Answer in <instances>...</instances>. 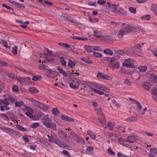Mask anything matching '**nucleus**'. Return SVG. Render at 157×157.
Wrapping results in <instances>:
<instances>
[{
	"label": "nucleus",
	"instance_id": "1",
	"mask_svg": "<svg viewBox=\"0 0 157 157\" xmlns=\"http://www.w3.org/2000/svg\"><path fill=\"white\" fill-rule=\"evenodd\" d=\"M43 124L48 128H50L54 130H56V124L52 122V119L49 118H46L43 122Z\"/></svg>",
	"mask_w": 157,
	"mask_h": 157
},
{
	"label": "nucleus",
	"instance_id": "2",
	"mask_svg": "<svg viewBox=\"0 0 157 157\" xmlns=\"http://www.w3.org/2000/svg\"><path fill=\"white\" fill-rule=\"evenodd\" d=\"M106 5L109 7L108 10L111 11L115 13L118 8V5L115 4H112L109 2H107Z\"/></svg>",
	"mask_w": 157,
	"mask_h": 157
},
{
	"label": "nucleus",
	"instance_id": "3",
	"mask_svg": "<svg viewBox=\"0 0 157 157\" xmlns=\"http://www.w3.org/2000/svg\"><path fill=\"white\" fill-rule=\"evenodd\" d=\"M125 54L130 56H136L135 54V52L134 47H132L131 48H127L125 49Z\"/></svg>",
	"mask_w": 157,
	"mask_h": 157
},
{
	"label": "nucleus",
	"instance_id": "4",
	"mask_svg": "<svg viewBox=\"0 0 157 157\" xmlns=\"http://www.w3.org/2000/svg\"><path fill=\"white\" fill-rule=\"evenodd\" d=\"M108 59L109 61H110L111 64L113 65L114 68H119L120 65L119 62L115 58H109Z\"/></svg>",
	"mask_w": 157,
	"mask_h": 157
},
{
	"label": "nucleus",
	"instance_id": "5",
	"mask_svg": "<svg viewBox=\"0 0 157 157\" xmlns=\"http://www.w3.org/2000/svg\"><path fill=\"white\" fill-rule=\"evenodd\" d=\"M142 86L146 90H148L151 87L150 83L148 82H145L142 83Z\"/></svg>",
	"mask_w": 157,
	"mask_h": 157
},
{
	"label": "nucleus",
	"instance_id": "6",
	"mask_svg": "<svg viewBox=\"0 0 157 157\" xmlns=\"http://www.w3.org/2000/svg\"><path fill=\"white\" fill-rule=\"evenodd\" d=\"M55 144H57L59 146L65 148L66 146V144L65 143L64 141L58 139L56 140Z\"/></svg>",
	"mask_w": 157,
	"mask_h": 157
},
{
	"label": "nucleus",
	"instance_id": "7",
	"mask_svg": "<svg viewBox=\"0 0 157 157\" xmlns=\"http://www.w3.org/2000/svg\"><path fill=\"white\" fill-rule=\"evenodd\" d=\"M58 136L60 139H63L65 138L66 136H67V134L65 132L60 129H58Z\"/></svg>",
	"mask_w": 157,
	"mask_h": 157
},
{
	"label": "nucleus",
	"instance_id": "8",
	"mask_svg": "<svg viewBox=\"0 0 157 157\" xmlns=\"http://www.w3.org/2000/svg\"><path fill=\"white\" fill-rule=\"evenodd\" d=\"M9 2L10 3H12L15 6L17 7L18 8H25V6L23 5L22 4H21L18 3H17L16 1H11L10 0H9Z\"/></svg>",
	"mask_w": 157,
	"mask_h": 157
},
{
	"label": "nucleus",
	"instance_id": "9",
	"mask_svg": "<svg viewBox=\"0 0 157 157\" xmlns=\"http://www.w3.org/2000/svg\"><path fill=\"white\" fill-rule=\"evenodd\" d=\"M44 55L45 56V58L46 59L45 60H44V61H43L42 63H44V62H45L47 60H48L49 61H52L53 60H54V58H53V56H51L50 55H48V54H47L46 53H44Z\"/></svg>",
	"mask_w": 157,
	"mask_h": 157
},
{
	"label": "nucleus",
	"instance_id": "10",
	"mask_svg": "<svg viewBox=\"0 0 157 157\" xmlns=\"http://www.w3.org/2000/svg\"><path fill=\"white\" fill-rule=\"evenodd\" d=\"M134 28L133 26L128 25L124 28L125 33H131L134 29Z\"/></svg>",
	"mask_w": 157,
	"mask_h": 157
},
{
	"label": "nucleus",
	"instance_id": "11",
	"mask_svg": "<svg viewBox=\"0 0 157 157\" xmlns=\"http://www.w3.org/2000/svg\"><path fill=\"white\" fill-rule=\"evenodd\" d=\"M57 70L59 71L61 74L63 75L65 77H67L68 76V73L64 70L63 69L62 67H58Z\"/></svg>",
	"mask_w": 157,
	"mask_h": 157
},
{
	"label": "nucleus",
	"instance_id": "12",
	"mask_svg": "<svg viewBox=\"0 0 157 157\" xmlns=\"http://www.w3.org/2000/svg\"><path fill=\"white\" fill-rule=\"evenodd\" d=\"M151 93L153 99L155 101H157V89H153Z\"/></svg>",
	"mask_w": 157,
	"mask_h": 157
},
{
	"label": "nucleus",
	"instance_id": "13",
	"mask_svg": "<svg viewBox=\"0 0 157 157\" xmlns=\"http://www.w3.org/2000/svg\"><path fill=\"white\" fill-rule=\"evenodd\" d=\"M84 48L86 51L89 53H91L93 51V46L88 45H85L84 46Z\"/></svg>",
	"mask_w": 157,
	"mask_h": 157
},
{
	"label": "nucleus",
	"instance_id": "14",
	"mask_svg": "<svg viewBox=\"0 0 157 157\" xmlns=\"http://www.w3.org/2000/svg\"><path fill=\"white\" fill-rule=\"evenodd\" d=\"M61 118L64 121H67L73 122L74 121V119L68 116L63 115L61 117Z\"/></svg>",
	"mask_w": 157,
	"mask_h": 157
},
{
	"label": "nucleus",
	"instance_id": "15",
	"mask_svg": "<svg viewBox=\"0 0 157 157\" xmlns=\"http://www.w3.org/2000/svg\"><path fill=\"white\" fill-rule=\"evenodd\" d=\"M5 132L8 133L11 136L16 133V132L13 131V129L9 128L5 129Z\"/></svg>",
	"mask_w": 157,
	"mask_h": 157
},
{
	"label": "nucleus",
	"instance_id": "16",
	"mask_svg": "<svg viewBox=\"0 0 157 157\" xmlns=\"http://www.w3.org/2000/svg\"><path fill=\"white\" fill-rule=\"evenodd\" d=\"M156 154H157V150L155 148L151 149L149 157H154Z\"/></svg>",
	"mask_w": 157,
	"mask_h": 157
},
{
	"label": "nucleus",
	"instance_id": "17",
	"mask_svg": "<svg viewBox=\"0 0 157 157\" xmlns=\"http://www.w3.org/2000/svg\"><path fill=\"white\" fill-rule=\"evenodd\" d=\"M67 21L72 23L73 25H76L78 24L77 21L71 17H68Z\"/></svg>",
	"mask_w": 157,
	"mask_h": 157
},
{
	"label": "nucleus",
	"instance_id": "18",
	"mask_svg": "<svg viewBox=\"0 0 157 157\" xmlns=\"http://www.w3.org/2000/svg\"><path fill=\"white\" fill-rule=\"evenodd\" d=\"M116 13H118L121 15H126V13L123 9L119 8L117 9L116 12H115Z\"/></svg>",
	"mask_w": 157,
	"mask_h": 157
},
{
	"label": "nucleus",
	"instance_id": "19",
	"mask_svg": "<svg viewBox=\"0 0 157 157\" xmlns=\"http://www.w3.org/2000/svg\"><path fill=\"white\" fill-rule=\"evenodd\" d=\"M70 135L75 140L78 141L79 140V137L75 132H71Z\"/></svg>",
	"mask_w": 157,
	"mask_h": 157
},
{
	"label": "nucleus",
	"instance_id": "20",
	"mask_svg": "<svg viewBox=\"0 0 157 157\" xmlns=\"http://www.w3.org/2000/svg\"><path fill=\"white\" fill-rule=\"evenodd\" d=\"M101 117H98V120L100 122V123L102 125H105L106 123V120L104 115L103 116H101Z\"/></svg>",
	"mask_w": 157,
	"mask_h": 157
},
{
	"label": "nucleus",
	"instance_id": "21",
	"mask_svg": "<svg viewBox=\"0 0 157 157\" xmlns=\"http://www.w3.org/2000/svg\"><path fill=\"white\" fill-rule=\"evenodd\" d=\"M127 140L129 143H134L136 141V137L134 136H129L128 137Z\"/></svg>",
	"mask_w": 157,
	"mask_h": 157
},
{
	"label": "nucleus",
	"instance_id": "22",
	"mask_svg": "<svg viewBox=\"0 0 157 157\" xmlns=\"http://www.w3.org/2000/svg\"><path fill=\"white\" fill-rule=\"evenodd\" d=\"M151 9L155 14L157 16V5L155 4H152Z\"/></svg>",
	"mask_w": 157,
	"mask_h": 157
},
{
	"label": "nucleus",
	"instance_id": "23",
	"mask_svg": "<svg viewBox=\"0 0 157 157\" xmlns=\"http://www.w3.org/2000/svg\"><path fill=\"white\" fill-rule=\"evenodd\" d=\"M150 78L155 82H157V75L154 73H151L150 76Z\"/></svg>",
	"mask_w": 157,
	"mask_h": 157
},
{
	"label": "nucleus",
	"instance_id": "24",
	"mask_svg": "<svg viewBox=\"0 0 157 157\" xmlns=\"http://www.w3.org/2000/svg\"><path fill=\"white\" fill-rule=\"evenodd\" d=\"M125 33L124 29H122L120 30L118 33L117 35L118 36V37L121 39Z\"/></svg>",
	"mask_w": 157,
	"mask_h": 157
},
{
	"label": "nucleus",
	"instance_id": "25",
	"mask_svg": "<svg viewBox=\"0 0 157 157\" xmlns=\"http://www.w3.org/2000/svg\"><path fill=\"white\" fill-rule=\"evenodd\" d=\"M138 69L140 72H145L147 70V67L146 66H140Z\"/></svg>",
	"mask_w": 157,
	"mask_h": 157
},
{
	"label": "nucleus",
	"instance_id": "26",
	"mask_svg": "<svg viewBox=\"0 0 157 157\" xmlns=\"http://www.w3.org/2000/svg\"><path fill=\"white\" fill-rule=\"evenodd\" d=\"M29 90L30 92L32 94H35L38 93L39 92V90L33 87H30L29 88Z\"/></svg>",
	"mask_w": 157,
	"mask_h": 157
},
{
	"label": "nucleus",
	"instance_id": "27",
	"mask_svg": "<svg viewBox=\"0 0 157 157\" xmlns=\"http://www.w3.org/2000/svg\"><path fill=\"white\" fill-rule=\"evenodd\" d=\"M137 118L135 117H132L126 119L125 121L128 122H132L136 121Z\"/></svg>",
	"mask_w": 157,
	"mask_h": 157
},
{
	"label": "nucleus",
	"instance_id": "28",
	"mask_svg": "<svg viewBox=\"0 0 157 157\" xmlns=\"http://www.w3.org/2000/svg\"><path fill=\"white\" fill-rule=\"evenodd\" d=\"M48 141L49 142L55 143L56 141V140H57V139H56L54 137L50 136L49 135H48Z\"/></svg>",
	"mask_w": 157,
	"mask_h": 157
},
{
	"label": "nucleus",
	"instance_id": "29",
	"mask_svg": "<svg viewBox=\"0 0 157 157\" xmlns=\"http://www.w3.org/2000/svg\"><path fill=\"white\" fill-rule=\"evenodd\" d=\"M87 133L90 136L92 139H95L96 138V136L90 130H88Z\"/></svg>",
	"mask_w": 157,
	"mask_h": 157
},
{
	"label": "nucleus",
	"instance_id": "30",
	"mask_svg": "<svg viewBox=\"0 0 157 157\" xmlns=\"http://www.w3.org/2000/svg\"><path fill=\"white\" fill-rule=\"evenodd\" d=\"M95 110L97 111V115L99 117L103 116L104 114L102 112V110L101 108H99Z\"/></svg>",
	"mask_w": 157,
	"mask_h": 157
},
{
	"label": "nucleus",
	"instance_id": "31",
	"mask_svg": "<svg viewBox=\"0 0 157 157\" xmlns=\"http://www.w3.org/2000/svg\"><path fill=\"white\" fill-rule=\"evenodd\" d=\"M136 33L139 35H142L145 33V31L143 29L138 28L136 29Z\"/></svg>",
	"mask_w": 157,
	"mask_h": 157
},
{
	"label": "nucleus",
	"instance_id": "32",
	"mask_svg": "<svg viewBox=\"0 0 157 157\" xmlns=\"http://www.w3.org/2000/svg\"><path fill=\"white\" fill-rule=\"evenodd\" d=\"M94 35L95 37L100 39H102L103 37L102 35L98 32L96 31H94Z\"/></svg>",
	"mask_w": 157,
	"mask_h": 157
},
{
	"label": "nucleus",
	"instance_id": "33",
	"mask_svg": "<svg viewBox=\"0 0 157 157\" xmlns=\"http://www.w3.org/2000/svg\"><path fill=\"white\" fill-rule=\"evenodd\" d=\"M46 107V106L45 105L41 103L40 102H39V103L38 104V106H37V107L43 110H45Z\"/></svg>",
	"mask_w": 157,
	"mask_h": 157
},
{
	"label": "nucleus",
	"instance_id": "34",
	"mask_svg": "<svg viewBox=\"0 0 157 157\" xmlns=\"http://www.w3.org/2000/svg\"><path fill=\"white\" fill-rule=\"evenodd\" d=\"M52 112L53 114L57 116L59 113V110L56 108H54L52 109Z\"/></svg>",
	"mask_w": 157,
	"mask_h": 157
},
{
	"label": "nucleus",
	"instance_id": "35",
	"mask_svg": "<svg viewBox=\"0 0 157 157\" xmlns=\"http://www.w3.org/2000/svg\"><path fill=\"white\" fill-rule=\"evenodd\" d=\"M122 64L124 66L127 67L132 68L134 67L132 64L125 63L124 62Z\"/></svg>",
	"mask_w": 157,
	"mask_h": 157
},
{
	"label": "nucleus",
	"instance_id": "36",
	"mask_svg": "<svg viewBox=\"0 0 157 157\" xmlns=\"http://www.w3.org/2000/svg\"><path fill=\"white\" fill-rule=\"evenodd\" d=\"M107 126L111 130H113L114 124L113 123H112L110 121H108L107 123Z\"/></svg>",
	"mask_w": 157,
	"mask_h": 157
},
{
	"label": "nucleus",
	"instance_id": "37",
	"mask_svg": "<svg viewBox=\"0 0 157 157\" xmlns=\"http://www.w3.org/2000/svg\"><path fill=\"white\" fill-rule=\"evenodd\" d=\"M16 126L18 130L23 131H27V129L26 128L22 127L20 124H17Z\"/></svg>",
	"mask_w": 157,
	"mask_h": 157
},
{
	"label": "nucleus",
	"instance_id": "38",
	"mask_svg": "<svg viewBox=\"0 0 157 157\" xmlns=\"http://www.w3.org/2000/svg\"><path fill=\"white\" fill-rule=\"evenodd\" d=\"M68 66L71 67H75V62H73L71 60H70L68 62Z\"/></svg>",
	"mask_w": 157,
	"mask_h": 157
},
{
	"label": "nucleus",
	"instance_id": "39",
	"mask_svg": "<svg viewBox=\"0 0 157 157\" xmlns=\"http://www.w3.org/2000/svg\"><path fill=\"white\" fill-rule=\"evenodd\" d=\"M104 52L106 54H109L110 55H112L113 54V52L109 49H107L104 50Z\"/></svg>",
	"mask_w": 157,
	"mask_h": 157
},
{
	"label": "nucleus",
	"instance_id": "40",
	"mask_svg": "<svg viewBox=\"0 0 157 157\" xmlns=\"http://www.w3.org/2000/svg\"><path fill=\"white\" fill-rule=\"evenodd\" d=\"M25 114L29 118L34 119L36 117L35 115H34L31 113L29 112H26L25 113Z\"/></svg>",
	"mask_w": 157,
	"mask_h": 157
},
{
	"label": "nucleus",
	"instance_id": "41",
	"mask_svg": "<svg viewBox=\"0 0 157 157\" xmlns=\"http://www.w3.org/2000/svg\"><path fill=\"white\" fill-rule=\"evenodd\" d=\"M44 71L48 74H51L52 73L51 69L49 68V67L47 65H46V67H45Z\"/></svg>",
	"mask_w": 157,
	"mask_h": 157
},
{
	"label": "nucleus",
	"instance_id": "42",
	"mask_svg": "<svg viewBox=\"0 0 157 157\" xmlns=\"http://www.w3.org/2000/svg\"><path fill=\"white\" fill-rule=\"evenodd\" d=\"M92 85L95 87L101 89V84L98 83H92Z\"/></svg>",
	"mask_w": 157,
	"mask_h": 157
},
{
	"label": "nucleus",
	"instance_id": "43",
	"mask_svg": "<svg viewBox=\"0 0 157 157\" xmlns=\"http://www.w3.org/2000/svg\"><path fill=\"white\" fill-rule=\"evenodd\" d=\"M42 77L40 75H36L35 76H34L32 79L35 81H36L38 80V79L40 80L42 78Z\"/></svg>",
	"mask_w": 157,
	"mask_h": 157
},
{
	"label": "nucleus",
	"instance_id": "44",
	"mask_svg": "<svg viewBox=\"0 0 157 157\" xmlns=\"http://www.w3.org/2000/svg\"><path fill=\"white\" fill-rule=\"evenodd\" d=\"M59 58L61 64L64 66H65L66 65L67 62L64 60L63 57H60Z\"/></svg>",
	"mask_w": 157,
	"mask_h": 157
},
{
	"label": "nucleus",
	"instance_id": "45",
	"mask_svg": "<svg viewBox=\"0 0 157 157\" xmlns=\"http://www.w3.org/2000/svg\"><path fill=\"white\" fill-rule=\"evenodd\" d=\"M93 54L94 56L96 57H101L102 56L101 53L96 52H94Z\"/></svg>",
	"mask_w": 157,
	"mask_h": 157
},
{
	"label": "nucleus",
	"instance_id": "46",
	"mask_svg": "<svg viewBox=\"0 0 157 157\" xmlns=\"http://www.w3.org/2000/svg\"><path fill=\"white\" fill-rule=\"evenodd\" d=\"M73 39H77L78 40H87V39L86 38H82V37H80L78 36H74L73 37Z\"/></svg>",
	"mask_w": 157,
	"mask_h": 157
},
{
	"label": "nucleus",
	"instance_id": "47",
	"mask_svg": "<svg viewBox=\"0 0 157 157\" xmlns=\"http://www.w3.org/2000/svg\"><path fill=\"white\" fill-rule=\"evenodd\" d=\"M142 19H143L146 20H149L150 18V16L149 15H146L142 16L141 17Z\"/></svg>",
	"mask_w": 157,
	"mask_h": 157
},
{
	"label": "nucleus",
	"instance_id": "48",
	"mask_svg": "<svg viewBox=\"0 0 157 157\" xmlns=\"http://www.w3.org/2000/svg\"><path fill=\"white\" fill-rule=\"evenodd\" d=\"M87 4L90 6H97V4L96 1L93 2L89 1L87 3Z\"/></svg>",
	"mask_w": 157,
	"mask_h": 157
},
{
	"label": "nucleus",
	"instance_id": "49",
	"mask_svg": "<svg viewBox=\"0 0 157 157\" xmlns=\"http://www.w3.org/2000/svg\"><path fill=\"white\" fill-rule=\"evenodd\" d=\"M40 124L39 123H34L31 125V127L34 128L40 126Z\"/></svg>",
	"mask_w": 157,
	"mask_h": 157
},
{
	"label": "nucleus",
	"instance_id": "50",
	"mask_svg": "<svg viewBox=\"0 0 157 157\" xmlns=\"http://www.w3.org/2000/svg\"><path fill=\"white\" fill-rule=\"evenodd\" d=\"M9 107L6 105H2L1 106L0 110L1 111H3L5 110H8L9 109Z\"/></svg>",
	"mask_w": 157,
	"mask_h": 157
},
{
	"label": "nucleus",
	"instance_id": "51",
	"mask_svg": "<svg viewBox=\"0 0 157 157\" xmlns=\"http://www.w3.org/2000/svg\"><path fill=\"white\" fill-rule=\"evenodd\" d=\"M15 106L16 107H19L22 105L24 104V103L23 101H16L15 102Z\"/></svg>",
	"mask_w": 157,
	"mask_h": 157
},
{
	"label": "nucleus",
	"instance_id": "52",
	"mask_svg": "<svg viewBox=\"0 0 157 157\" xmlns=\"http://www.w3.org/2000/svg\"><path fill=\"white\" fill-rule=\"evenodd\" d=\"M124 63L133 64L134 61L132 59L128 58L125 59L124 61Z\"/></svg>",
	"mask_w": 157,
	"mask_h": 157
},
{
	"label": "nucleus",
	"instance_id": "53",
	"mask_svg": "<svg viewBox=\"0 0 157 157\" xmlns=\"http://www.w3.org/2000/svg\"><path fill=\"white\" fill-rule=\"evenodd\" d=\"M81 59L88 63H92V61L88 59H86L84 57H82Z\"/></svg>",
	"mask_w": 157,
	"mask_h": 157
},
{
	"label": "nucleus",
	"instance_id": "54",
	"mask_svg": "<svg viewBox=\"0 0 157 157\" xmlns=\"http://www.w3.org/2000/svg\"><path fill=\"white\" fill-rule=\"evenodd\" d=\"M102 79L105 80H111L112 79L111 78L109 75L106 74H104Z\"/></svg>",
	"mask_w": 157,
	"mask_h": 157
},
{
	"label": "nucleus",
	"instance_id": "55",
	"mask_svg": "<svg viewBox=\"0 0 157 157\" xmlns=\"http://www.w3.org/2000/svg\"><path fill=\"white\" fill-rule=\"evenodd\" d=\"M44 48L45 49L46 51L48 52V53L47 54H48L49 55L51 56H53L52 51L50 50L47 48Z\"/></svg>",
	"mask_w": 157,
	"mask_h": 157
},
{
	"label": "nucleus",
	"instance_id": "56",
	"mask_svg": "<svg viewBox=\"0 0 157 157\" xmlns=\"http://www.w3.org/2000/svg\"><path fill=\"white\" fill-rule=\"evenodd\" d=\"M17 47L16 46H14L12 49V52L15 55H16L17 53Z\"/></svg>",
	"mask_w": 157,
	"mask_h": 157
},
{
	"label": "nucleus",
	"instance_id": "57",
	"mask_svg": "<svg viewBox=\"0 0 157 157\" xmlns=\"http://www.w3.org/2000/svg\"><path fill=\"white\" fill-rule=\"evenodd\" d=\"M9 101L11 102H13L14 101V98L12 97H9L8 98H5V101Z\"/></svg>",
	"mask_w": 157,
	"mask_h": 157
},
{
	"label": "nucleus",
	"instance_id": "58",
	"mask_svg": "<svg viewBox=\"0 0 157 157\" xmlns=\"http://www.w3.org/2000/svg\"><path fill=\"white\" fill-rule=\"evenodd\" d=\"M13 91L16 92H19V90L18 86L16 85H13Z\"/></svg>",
	"mask_w": 157,
	"mask_h": 157
},
{
	"label": "nucleus",
	"instance_id": "59",
	"mask_svg": "<svg viewBox=\"0 0 157 157\" xmlns=\"http://www.w3.org/2000/svg\"><path fill=\"white\" fill-rule=\"evenodd\" d=\"M2 43L4 47L7 48H10V46L8 45V44L6 41L3 40L2 41Z\"/></svg>",
	"mask_w": 157,
	"mask_h": 157
},
{
	"label": "nucleus",
	"instance_id": "60",
	"mask_svg": "<svg viewBox=\"0 0 157 157\" xmlns=\"http://www.w3.org/2000/svg\"><path fill=\"white\" fill-rule=\"evenodd\" d=\"M107 151L109 154L110 155H115V153L113 151L111 148H108L107 150Z\"/></svg>",
	"mask_w": 157,
	"mask_h": 157
},
{
	"label": "nucleus",
	"instance_id": "61",
	"mask_svg": "<svg viewBox=\"0 0 157 157\" xmlns=\"http://www.w3.org/2000/svg\"><path fill=\"white\" fill-rule=\"evenodd\" d=\"M46 67V65H44L42 64H40L39 65L38 67L40 69L42 70H44V69L45 68V67Z\"/></svg>",
	"mask_w": 157,
	"mask_h": 157
},
{
	"label": "nucleus",
	"instance_id": "62",
	"mask_svg": "<svg viewBox=\"0 0 157 157\" xmlns=\"http://www.w3.org/2000/svg\"><path fill=\"white\" fill-rule=\"evenodd\" d=\"M69 16L66 14H64L62 17H61L62 20H63L65 21H67Z\"/></svg>",
	"mask_w": 157,
	"mask_h": 157
},
{
	"label": "nucleus",
	"instance_id": "63",
	"mask_svg": "<svg viewBox=\"0 0 157 157\" xmlns=\"http://www.w3.org/2000/svg\"><path fill=\"white\" fill-rule=\"evenodd\" d=\"M104 74L101 72H98V75L97 77L101 79H102Z\"/></svg>",
	"mask_w": 157,
	"mask_h": 157
},
{
	"label": "nucleus",
	"instance_id": "64",
	"mask_svg": "<svg viewBox=\"0 0 157 157\" xmlns=\"http://www.w3.org/2000/svg\"><path fill=\"white\" fill-rule=\"evenodd\" d=\"M29 24V22L28 21H26L21 25V27L23 28H26L27 27L28 25Z\"/></svg>",
	"mask_w": 157,
	"mask_h": 157
}]
</instances>
